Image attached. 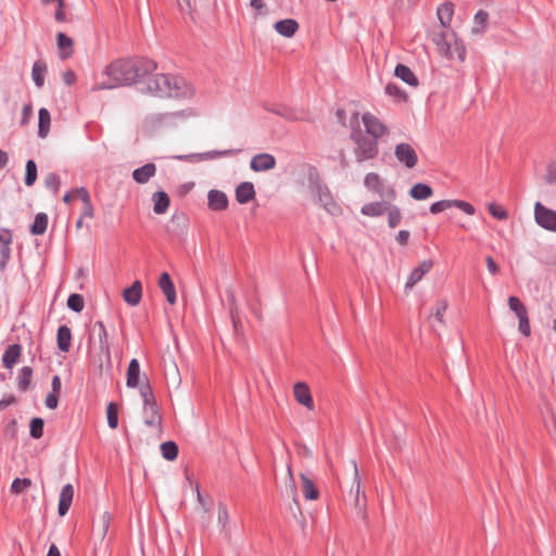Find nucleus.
I'll return each mask as SVG.
<instances>
[{"label":"nucleus","mask_w":556,"mask_h":556,"mask_svg":"<svg viewBox=\"0 0 556 556\" xmlns=\"http://www.w3.org/2000/svg\"><path fill=\"white\" fill-rule=\"evenodd\" d=\"M67 307L75 313L84 309V299L80 294L72 293L67 299Z\"/></svg>","instance_id":"obj_48"},{"label":"nucleus","mask_w":556,"mask_h":556,"mask_svg":"<svg viewBox=\"0 0 556 556\" xmlns=\"http://www.w3.org/2000/svg\"><path fill=\"white\" fill-rule=\"evenodd\" d=\"M108 425L110 428L115 429L118 426V409L117 405L111 402L106 407Z\"/></svg>","instance_id":"obj_46"},{"label":"nucleus","mask_w":556,"mask_h":556,"mask_svg":"<svg viewBox=\"0 0 556 556\" xmlns=\"http://www.w3.org/2000/svg\"><path fill=\"white\" fill-rule=\"evenodd\" d=\"M33 378V369L29 366H24L20 369L17 377V388L21 392H26L30 386Z\"/></svg>","instance_id":"obj_35"},{"label":"nucleus","mask_w":556,"mask_h":556,"mask_svg":"<svg viewBox=\"0 0 556 556\" xmlns=\"http://www.w3.org/2000/svg\"><path fill=\"white\" fill-rule=\"evenodd\" d=\"M159 287L165 294L166 300L169 304L176 303V290L168 273L161 274L159 278Z\"/></svg>","instance_id":"obj_19"},{"label":"nucleus","mask_w":556,"mask_h":556,"mask_svg":"<svg viewBox=\"0 0 556 556\" xmlns=\"http://www.w3.org/2000/svg\"><path fill=\"white\" fill-rule=\"evenodd\" d=\"M45 421L40 417H35L30 420V437L34 439H40L43 434Z\"/></svg>","instance_id":"obj_47"},{"label":"nucleus","mask_w":556,"mask_h":556,"mask_svg":"<svg viewBox=\"0 0 556 556\" xmlns=\"http://www.w3.org/2000/svg\"><path fill=\"white\" fill-rule=\"evenodd\" d=\"M447 309V302L445 300H441L437 303L433 316L435 320L440 324L443 323V316Z\"/></svg>","instance_id":"obj_57"},{"label":"nucleus","mask_w":556,"mask_h":556,"mask_svg":"<svg viewBox=\"0 0 556 556\" xmlns=\"http://www.w3.org/2000/svg\"><path fill=\"white\" fill-rule=\"evenodd\" d=\"M4 432L10 438H15L17 432V422L15 419H12L9 421V424L5 426Z\"/></svg>","instance_id":"obj_64"},{"label":"nucleus","mask_w":556,"mask_h":556,"mask_svg":"<svg viewBox=\"0 0 556 556\" xmlns=\"http://www.w3.org/2000/svg\"><path fill=\"white\" fill-rule=\"evenodd\" d=\"M394 75L409 86L416 87L418 85V78L416 75L408 66L404 64L396 65Z\"/></svg>","instance_id":"obj_27"},{"label":"nucleus","mask_w":556,"mask_h":556,"mask_svg":"<svg viewBox=\"0 0 556 556\" xmlns=\"http://www.w3.org/2000/svg\"><path fill=\"white\" fill-rule=\"evenodd\" d=\"M509 308L516 314V316H520L522 314L528 313L526 306L521 303V301L517 296L508 298Z\"/></svg>","instance_id":"obj_51"},{"label":"nucleus","mask_w":556,"mask_h":556,"mask_svg":"<svg viewBox=\"0 0 556 556\" xmlns=\"http://www.w3.org/2000/svg\"><path fill=\"white\" fill-rule=\"evenodd\" d=\"M162 456L167 460H174L178 456V445L174 441H167L161 444Z\"/></svg>","instance_id":"obj_41"},{"label":"nucleus","mask_w":556,"mask_h":556,"mask_svg":"<svg viewBox=\"0 0 556 556\" xmlns=\"http://www.w3.org/2000/svg\"><path fill=\"white\" fill-rule=\"evenodd\" d=\"M207 206L215 212L225 211L228 207L227 194L220 190H210L207 193Z\"/></svg>","instance_id":"obj_13"},{"label":"nucleus","mask_w":556,"mask_h":556,"mask_svg":"<svg viewBox=\"0 0 556 556\" xmlns=\"http://www.w3.org/2000/svg\"><path fill=\"white\" fill-rule=\"evenodd\" d=\"M402 219L401 210L395 205H389L388 208V225L390 228L399 226Z\"/></svg>","instance_id":"obj_45"},{"label":"nucleus","mask_w":556,"mask_h":556,"mask_svg":"<svg viewBox=\"0 0 556 556\" xmlns=\"http://www.w3.org/2000/svg\"><path fill=\"white\" fill-rule=\"evenodd\" d=\"M276 159L269 153H260L251 159L250 167L253 172H266L275 168Z\"/></svg>","instance_id":"obj_11"},{"label":"nucleus","mask_w":556,"mask_h":556,"mask_svg":"<svg viewBox=\"0 0 556 556\" xmlns=\"http://www.w3.org/2000/svg\"><path fill=\"white\" fill-rule=\"evenodd\" d=\"M264 109L273 114L281 116L282 118H285L287 121H295L296 119V115H295L294 111L283 104L265 103Z\"/></svg>","instance_id":"obj_29"},{"label":"nucleus","mask_w":556,"mask_h":556,"mask_svg":"<svg viewBox=\"0 0 556 556\" xmlns=\"http://www.w3.org/2000/svg\"><path fill=\"white\" fill-rule=\"evenodd\" d=\"M229 312L235 331L238 333L242 329V324L239 316V309L236 304L235 295L229 292Z\"/></svg>","instance_id":"obj_39"},{"label":"nucleus","mask_w":556,"mask_h":556,"mask_svg":"<svg viewBox=\"0 0 556 556\" xmlns=\"http://www.w3.org/2000/svg\"><path fill=\"white\" fill-rule=\"evenodd\" d=\"M98 336V339H99V348H100V352L102 354H104L106 356V359L110 362L111 359V352H110V343H109V340H108V332H106V329H105V326L102 321H96L93 327H92V330H91V336L96 334Z\"/></svg>","instance_id":"obj_14"},{"label":"nucleus","mask_w":556,"mask_h":556,"mask_svg":"<svg viewBox=\"0 0 556 556\" xmlns=\"http://www.w3.org/2000/svg\"><path fill=\"white\" fill-rule=\"evenodd\" d=\"M353 470H354V479L353 484L351 488V494L354 495V506L357 510V514L365 517V509H366V495L365 492L362 491L361 486V478L358 475L357 464L355 460H351Z\"/></svg>","instance_id":"obj_7"},{"label":"nucleus","mask_w":556,"mask_h":556,"mask_svg":"<svg viewBox=\"0 0 556 556\" xmlns=\"http://www.w3.org/2000/svg\"><path fill=\"white\" fill-rule=\"evenodd\" d=\"M110 521H111V515L108 511H104L101 515L98 525L94 526L93 532L97 535H99L101 539H104L108 533V530H109Z\"/></svg>","instance_id":"obj_40"},{"label":"nucleus","mask_w":556,"mask_h":556,"mask_svg":"<svg viewBox=\"0 0 556 556\" xmlns=\"http://www.w3.org/2000/svg\"><path fill=\"white\" fill-rule=\"evenodd\" d=\"M156 174V166L154 163H147L141 167L134 169L131 177L140 185L147 184Z\"/></svg>","instance_id":"obj_16"},{"label":"nucleus","mask_w":556,"mask_h":556,"mask_svg":"<svg viewBox=\"0 0 556 556\" xmlns=\"http://www.w3.org/2000/svg\"><path fill=\"white\" fill-rule=\"evenodd\" d=\"M255 198L254 185L250 181L241 182L236 188V200L240 204H245Z\"/></svg>","instance_id":"obj_20"},{"label":"nucleus","mask_w":556,"mask_h":556,"mask_svg":"<svg viewBox=\"0 0 556 556\" xmlns=\"http://www.w3.org/2000/svg\"><path fill=\"white\" fill-rule=\"evenodd\" d=\"M25 185L27 187L33 186L37 180V165L34 160H28L25 166Z\"/></svg>","instance_id":"obj_42"},{"label":"nucleus","mask_w":556,"mask_h":556,"mask_svg":"<svg viewBox=\"0 0 556 556\" xmlns=\"http://www.w3.org/2000/svg\"><path fill=\"white\" fill-rule=\"evenodd\" d=\"M61 185V179L55 173H49L45 178V186L50 189L54 194L58 193Z\"/></svg>","instance_id":"obj_50"},{"label":"nucleus","mask_w":556,"mask_h":556,"mask_svg":"<svg viewBox=\"0 0 556 556\" xmlns=\"http://www.w3.org/2000/svg\"><path fill=\"white\" fill-rule=\"evenodd\" d=\"M295 400L303 406L312 409L314 406L311 391L304 382H296L293 387Z\"/></svg>","instance_id":"obj_17"},{"label":"nucleus","mask_w":556,"mask_h":556,"mask_svg":"<svg viewBox=\"0 0 556 556\" xmlns=\"http://www.w3.org/2000/svg\"><path fill=\"white\" fill-rule=\"evenodd\" d=\"M46 406L50 409H54L58 407L59 404V394L56 393H49L46 397Z\"/></svg>","instance_id":"obj_63"},{"label":"nucleus","mask_w":556,"mask_h":556,"mask_svg":"<svg viewBox=\"0 0 556 556\" xmlns=\"http://www.w3.org/2000/svg\"><path fill=\"white\" fill-rule=\"evenodd\" d=\"M156 68L155 61L143 56L115 60L104 70L109 80L97 83L92 90L141 84L142 93L159 98L190 99L194 96L195 90L186 78L166 74L152 75Z\"/></svg>","instance_id":"obj_1"},{"label":"nucleus","mask_w":556,"mask_h":556,"mask_svg":"<svg viewBox=\"0 0 556 556\" xmlns=\"http://www.w3.org/2000/svg\"><path fill=\"white\" fill-rule=\"evenodd\" d=\"M451 207H454V200H441L430 205V213L439 214Z\"/></svg>","instance_id":"obj_53"},{"label":"nucleus","mask_w":556,"mask_h":556,"mask_svg":"<svg viewBox=\"0 0 556 556\" xmlns=\"http://www.w3.org/2000/svg\"><path fill=\"white\" fill-rule=\"evenodd\" d=\"M302 480V492L306 500L315 501L319 497V492L314 484V481L306 476L305 473H301Z\"/></svg>","instance_id":"obj_30"},{"label":"nucleus","mask_w":556,"mask_h":556,"mask_svg":"<svg viewBox=\"0 0 556 556\" xmlns=\"http://www.w3.org/2000/svg\"><path fill=\"white\" fill-rule=\"evenodd\" d=\"M31 484L33 482L28 478H15L11 484L10 491L11 493L18 495L24 493Z\"/></svg>","instance_id":"obj_43"},{"label":"nucleus","mask_w":556,"mask_h":556,"mask_svg":"<svg viewBox=\"0 0 556 556\" xmlns=\"http://www.w3.org/2000/svg\"><path fill=\"white\" fill-rule=\"evenodd\" d=\"M143 422L151 428H159L162 422V417L159 413L157 404L143 406Z\"/></svg>","instance_id":"obj_22"},{"label":"nucleus","mask_w":556,"mask_h":556,"mask_svg":"<svg viewBox=\"0 0 556 556\" xmlns=\"http://www.w3.org/2000/svg\"><path fill=\"white\" fill-rule=\"evenodd\" d=\"M72 194H76L83 202L80 216L84 218H92L94 216V208L88 190L85 187L75 188L64 194L63 202L70 203L72 201Z\"/></svg>","instance_id":"obj_5"},{"label":"nucleus","mask_w":556,"mask_h":556,"mask_svg":"<svg viewBox=\"0 0 556 556\" xmlns=\"http://www.w3.org/2000/svg\"><path fill=\"white\" fill-rule=\"evenodd\" d=\"M142 296V285L139 280L132 282V285L123 291V299L126 303L131 306H136L140 303Z\"/></svg>","instance_id":"obj_18"},{"label":"nucleus","mask_w":556,"mask_h":556,"mask_svg":"<svg viewBox=\"0 0 556 556\" xmlns=\"http://www.w3.org/2000/svg\"><path fill=\"white\" fill-rule=\"evenodd\" d=\"M488 210L489 213L496 219L505 220L508 217L507 212L504 208L495 205L494 203L489 204Z\"/></svg>","instance_id":"obj_55"},{"label":"nucleus","mask_w":556,"mask_h":556,"mask_svg":"<svg viewBox=\"0 0 556 556\" xmlns=\"http://www.w3.org/2000/svg\"><path fill=\"white\" fill-rule=\"evenodd\" d=\"M12 243V232L8 228H0V245H10Z\"/></svg>","instance_id":"obj_60"},{"label":"nucleus","mask_w":556,"mask_h":556,"mask_svg":"<svg viewBox=\"0 0 556 556\" xmlns=\"http://www.w3.org/2000/svg\"><path fill=\"white\" fill-rule=\"evenodd\" d=\"M275 30L287 38L292 37L299 29V24L293 18H286L274 24Z\"/></svg>","instance_id":"obj_21"},{"label":"nucleus","mask_w":556,"mask_h":556,"mask_svg":"<svg viewBox=\"0 0 556 556\" xmlns=\"http://www.w3.org/2000/svg\"><path fill=\"white\" fill-rule=\"evenodd\" d=\"M74 497V488L71 483L65 484L60 493L58 513L60 516H65L72 505Z\"/></svg>","instance_id":"obj_15"},{"label":"nucleus","mask_w":556,"mask_h":556,"mask_svg":"<svg viewBox=\"0 0 556 556\" xmlns=\"http://www.w3.org/2000/svg\"><path fill=\"white\" fill-rule=\"evenodd\" d=\"M22 353L21 344H11L7 348L2 355V364L5 368L11 369L18 361Z\"/></svg>","instance_id":"obj_23"},{"label":"nucleus","mask_w":556,"mask_h":556,"mask_svg":"<svg viewBox=\"0 0 556 556\" xmlns=\"http://www.w3.org/2000/svg\"><path fill=\"white\" fill-rule=\"evenodd\" d=\"M517 317L519 319V325H518L519 331L525 337H529L530 333H531V329H530V323H529L528 313L522 314V315L517 316Z\"/></svg>","instance_id":"obj_56"},{"label":"nucleus","mask_w":556,"mask_h":556,"mask_svg":"<svg viewBox=\"0 0 556 556\" xmlns=\"http://www.w3.org/2000/svg\"><path fill=\"white\" fill-rule=\"evenodd\" d=\"M432 194V188L429 185L422 182L415 184L409 190V195L418 201L426 200L430 198Z\"/></svg>","instance_id":"obj_32"},{"label":"nucleus","mask_w":556,"mask_h":556,"mask_svg":"<svg viewBox=\"0 0 556 556\" xmlns=\"http://www.w3.org/2000/svg\"><path fill=\"white\" fill-rule=\"evenodd\" d=\"M350 139L354 143L353 153L357 163L371 161L378 156V140L365 135L361 128L351 125Z\"/></svg>","instance_id":"obj_2"},{"label":"nucleus","mask_w":556,"mask_h":556,"mask_svg":"<svg viewBox=\"0 0 556 556\" xmlns=\"http://www.w3.org/2000/svg\"><path fill=\"white\" fill-rule=\"evenodd\" d=\"M362 122L365 126V135L379 140L388 132V127L374 114L366 112L362 115Z\"/></svg>","instance_id":"obj_6"},{"label":"nucleus","mask_w":556,"mask_h":556,"mask_svg":"<svg viewBox=\"0 0 556 556\" xmlns=\"http://www.w3.org/2000/svg\"><path fill=\"white\" fill-rule=\"evenodd\" d=\"M386 93L389 94L390 97L397 99V100L405 99V92L402 91L401 88L396 84H393V83H389L386 86Z\"/></svg>","instance_id":"obj_54"},{"label":"nucleus","mask_w":556,"mask_h":556,"mask_svg":"<svg viewBox=\"0 0 556 556\" xmlns=\"http://www.w3.org/2000/svg\"><path fill=\"white\" fill-rule=\"evenodd\" d=\"M33 115V106L30 103L23 105L21 125H25L29 122Z\"/></svg>","instance_id":"obj_62"},{"label":"nucleus","mask_w":556,"mask_h":556,"mask_svg":"<svg viewBox=\"0 0 556 556\" xmlns=\"http://www.w3.org/2000/svg\"><path fill=\"white\" fill-rule=\"evenodd\" d=\"M229 521L228 509L225 504L219 503L218 505V523L220 526L222 532H224L225 536H229V532L227 530V523Z\"/></svg>","instance_id":"obj_44"},{"label":"nucleus","mask_w":556,"mask_h":556,"mask_svg":"<svg viewBox=\"0 0 556 556\" xmlns=\"http://www.w3.org/2000/svg\"><path fill=\"white\" fill-rule=\"evenodd\" d=\"M455 33L448 28L434 35L433 41L437 45L440 53L452 60L454 52L452 51V41L455 40Z\"/></svg>","instance_id":"obj_8"},{"label":"nucleus","mask_w":556,"mask_h":556,"mask_svg":"<svg viewBox=\"0 0 556 556\" xmlns=\"http://www.w3.org/2000/svg\"><path fill=\"white\" fill-rule=\"evenodd\" d=\"M140 378V364L137 358H132L127 368L126 386L135 389L139 386Z\"/></svg>","instance_id":"obj_24"},{"label":"nucleus","mask_w":556,"mask_h":556,"mask_svg":"<svg viewBox=\"0 0 556 556\" xmlns=\"http://www.w3.org/2000/svg\"><path fill=\"white\" fill-rule=\"evenodd\" d=\"M47 73V65L42 61H36L33 65L31 77L35 85L41 88L45 84V75Z\"/></svg>","instance_id":"obj_34"},{"label":"nucleus","mask_w":556,"mask_h":556,"mask_svg":"<svg viewBox=\"0 0 556 556\" xmlns=\"http://www.w3.org/2000/svg\"><path fill=\"white\" fill-rule=\"evenodd\" d=\"M545 180L549 185L556 184V161L547 165Z\"/></svg>","instance_id":"obj_58"},{"label":"nucleus","mask_w":556,"mask_h":556,"mask_svg":"<svg viewBox=\"0 0 556 556\" xmlns=\"http://www.w3.org/2000/svg\"><path fill=\"white\" fill-rule=\"evenodd\" d=\"M309 189L315 194L316 200L321 206L330 214H334L338 210L337 204L332 200V195L326 185H324L317 173H309L308 175Z\"/></svg>","instance_id":"obj_3"},{"label":"nucleus","mask_w":556,"mask_h":556,"mask_svg":"<svg viewBox=\"0 0 556 556\" xmlns=\"http://www.w3.org/2000/svg\"><path fill=\"white\" fill-rule=\"evenodd\" d=\"M58 48L62 51L61 58L66 59L72 54L73 40L64 33H59L56 36Z\"/></svg>","instance_id":"obj_38"},{"label":"nucleus","mask_w":556,"mask_h":556,"mask_svg":"<svg viewBox=\"0 0 556 556\" xmlns=\"http://www.w3.org/2000/svg\"><path fill=\"white\" fill-rule=\"evenodd\" d=\"M489 14L484 10H479L473 17L472 34L481 35L486 29Z\"/></svg>","instance_id":"obj_37"},{"label":"nucleus","mask_w":556,"mask_h":556,"mask_svg":"<svg viewBox=\"0 0 556 556\" xmlns=\"http://www.w3.org/2000/svg\"><path fill=\"white\" fill-rule=\"evenodd\" d=\"M364 185L367 189L374 190L380 197L384 195L383 182L377 173H368L364 178ZM386 195L390 200H394L396 195L395 190L393 188H389L386 192Z\"/></svg>","instance_id":"obj_10"},{"label":"nucleus","mask_w":556,"mask_h":556,"mask_svg":"<svg viewBox=\"0 0 556 556\" xmlns=\"http://www.w3.org/2000/svg\"><path fill=\"white\" fill-rule=\"evenodd\" d=\"M438 17L440 20L441 25L444 28H447L450 25L453 14H454V5L451 2L442 3L437 10Z\"/></svg>","instance_id":"obj_33"},{"label":"nucleus","mask_w":556,"mask_h":556,"mask_svg":"<svg viewBox=\"0 0 556 556\" xmlns=\"http://www.w3.org/2000/svg\"><path fill=\"white\" fill-rule=\"evenodd\" d=\"M38 136L40 138H46L50 130V112L47 109L41 108L38 112Z\"/></svg>","instance_id":"obj_31"},{"label":"nucleus","mask_w":556,"mask_h":556,"mask_svg":"<svg viewBox=\"0 0 556 556\" xmlns=\"http://www.w3.org/2000/svg\"><path fill=\"white\" fill-rule=\"evenodd\" d=\"M394 155L396 160L407 168H413L418 163V155L414 148L408 143L396 144Z\"/></svg>","instance_id":"obj_9"},{"label":"nucleus","mask_w":556,"mask_h":556,"mask_svg":"<svg viewBox=\"0 0 556 556\" xmlns=\"http://www.w3.org/2000/svg\"><path fill=\"white\" fill-rule=\"evenodd\" d=\"M48 227V215L46 213H38L35 216L34 223L30 226V233L35 236L43 235Z\"/></svg>","instance_id":"obj_36"},{"label":"nucleus","mask_w":556,"mask_h":556,"mask_svg":"<svg viewBox=\"0 0 556 556\" xmlns=\"http://www.w3.org/2000/svg\"><path fill=\"white\" fill-rule=\"evenodd\" d=\"M452 51L454 52V59L464 61L466 58V48L463 42L455 36V40L452 41Z\"/></svg>","instance_id":"obj_52"},{"label":"nucleus","mask_w":556,"mask_h":556,"mask_svg":"<svg viewBox=\"0 0 556 556\" xmlns=\"http://www.w3.org/2000/svg\"><path fill=\"white\" fill-rule=\"evenodd\" d=\"M433 266V262L431 260L422 261L417 267H415L408 276V279L405 285L406 290H410L417 282H419L422 277L430 271Z\"/></svg>","instance_id":"obj_12"},{"label":"nucleus","mask_w":556,"mask_h":556,"mask_svg":"<svg viewBox=\"0 0 556 556\" xmlns=\"http://www.w3.org/2000/svg\"><path fill=\"white\" fill-rule=\"evenodd\" d=\"M58 348L62 352H68L72 343V331L68 326L62 325L56 333Z\"/></svg>","instance_id":"obj_25"},{"label":"nucleus","mask_w":556,"mask_h":556,"mask_svg":"<svg viewBox=\"0 0 556 556\" xmlns=\"http://www.w3.org/2000/svg\"><path fill=\"white\" fill-rule=\"evenodd\" d=\"M189 114H187L186 111H179V112H173V113H164V114H161L160 121L167 123V122H172L174 118L186 117Z\"/></svg>","instance_id":"obj_61"},{"label":"nucleus","mask_w":556,"mask_h":556,"mask_svg":"<svg viewBox=\"0 0 556 556\" xmlns=\"http://www.w3.org/2000/svg\"><path fill=\"white\" fill-rule=\"evenodd\" d=\"M454 207L462 210L468 215H473L476 212L475 207L470 203L463 200H454Z\"/></svg>","instance_id":"obj_59"},{"label":"nucleus","mask_w":556,"mask_h":556,"mask_svg":"<svg viewBox=\"0 0 556 556\" xmlns=\"http://www.w3.org/2000/svg\"><path fill=\"white\" fill-rule=\"evenodd\" d=\"M140 395L143 401V406L156 404L152 388L149 382L140 388Z\"/></svg>","instance_id":"obj_49"},{"label":"nucleus","mask_w":556,"mask_h":556,"mask_svg":"<svg viewBox=\"0 0 556 556\" xmlns=\"http://www.w3.org/2000/svg\"><path fill=\"white\" fill-rule=\"evenodd\" d=\"M389 208L386 202H371L362 206L361 213L370 217H378L383 215Z\"/></svg>","instance_id":"obj_28"},{"label":"nucleus","mask_w":556,"mask_h":556,"mask_svg":"<svg viewBox=\"0 0 556 556\" xmlns=\"http://www.w3.org/2000/svg\"><path fill=\"white\" fill-rule=\"evenodd\" d=\"M153 201V211L155 214L161 215L164 214L170 203L169 197L164 191H156L152 195Z\"/></svg>","instance_id":"obj_26"},{"label":"nucleus","mask_w":556,"mask_h":556,"mask_svg":"<svg viewBox=\"0 0 556 556\" xmlns=\"http://www.w3.org/2000/svg\"><path fill=\"white\" fill-rule=\"evenodd\" d=\"M534 219L540 227L556 232V211L536 202L534 205Z\"/></svg>","instance_id":"obj_4"}]
</instances>
